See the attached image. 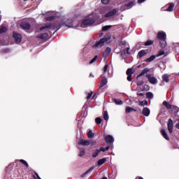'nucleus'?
Masks as SVG:
<instances>
[{"label":"nucleus","instance_id":"de8ad7c7","mask_svg":"<svg viewBox=\"0 0 179 179\" xmlns=\"http://www.w3.org/2000/svg\"><path fill=\"white\" fill-rule=\"evenodd\" d=\"M55 19V16H50V17H46V20H48V21L54 20Z\"/></svg>","mask_w":179,"mask_h":179},{"label":"nucleus","instance_id":"2f4dec72","mask_svg":"<svg viewBox=\"0 0 179 179\" xmlns=\"http://www.w3.org/2000/svg\"><path fill=\"white\" fill-rule=\"evenodd\" d=\"M149 71V69L148 68L144 69L142 72L140 73L139 76H143V75H145V73H148Z\"/></svg>","mask_w":179,"mask_h":179},{"label":"nucleus","instance_id":"423d86ee","mask_svg":"<svg viewBox=\"0 0 179 179\" xmlns=\"http://www.w3.org/2000/svg\"><path fill=\"white\" fill-rule=\"evenodd\" d=\"M45 29H52V30H55V29H57V27L55 26V24H48L46 25H45L44 27H42L40 30H45Z\"/></svg>","mask_w":179,"mask_h":179},{"label":"nucleus","instance_id":"0eeeda50","mask_svg":"<svg viewBox=\"0 0 179 179\" xmlns=\"http://www.w3.org/2000/svg\"><path fill=\"white\" fill-rule=\"evenodd\" d=\"M13 38L15 39V43H19L22 42V35L17 33H13Z\"/></svg>","mask_w":179,"mask_h":179},{"label":"nucleus","instance_id":"412c9836","mask_svg":"<svg viewBox=\"0 0 179 179\" xmlns=\"http://www.w3.org/2000/svg\"><path fill=\"white\" fill-rule=\"evenodd\" d=\"M162 80L166 82V83H169L170 82V79H169V74H164L162 76Z\"/></svg>","mask_w":179,"mask_h":179},{"label":"nucleus","instance_id":"2eb2a0df","mask_svg":"<svg viewBox=\"0 0 179 179\" xmlns=\"http://www.w3.org/2000/svg\"><path fill=\"white\" fill-rule=\"evenodd\" d=\"M37 38H40V40H47V38H48V34H41L37 36Z\"/></svg>","mask_w":179,"mask_h":179},{"label":"nucleus","instance_id":"ddd939ff","mask_svg":"<svg viewBox=\"0 0 179 179\" xmlns=\"http://www.w3.org/2000/svg\"><path fill=\"white\" fill-rule=\"evenodd\" d=\"M148 52L145 50H142L140 52H138L137 58H142V57H145V55H147Z\"/></svg>","mask_w":179,"mask_h":179},{"label":"nucleus","instance_id":"f257e3e1","mask_svg":"<svg viewBox=\"0 0 179 179\" xmlns=\"http://www.w3.org/2000/svg\"><path fill=\"white\" fill-rule=\"evenodd\" d=\"M96 13H92V14L85 17V19L83 21L82 24H80V27L85 29V27L87 26H91V24H93L94 22H96Z\"/></svg>","mask_w":179,"mask_h":179},{"label":"nucleus","instance_id":"f704fd0d","mask_svg":"<svg viewBox=\"0 0 179 179\" xmlns=\"http://www.w3.org/2000/svg\"><path fill=\"white\" fill-rule=\"evenodd\" d=\"M85 155H86V151L85 150V149H83L80 151L78 156L82 157L83 156H85Z\"/></svg>","mask_w":179,"mask_h":179},{"label":"nucleus","instance_id":"6ab92c4d","mask_svg":"<svg viewBox=\"0 0 179 179\" xmlns=\"http://www.w3.org/2000/svg\"><path fill=\"white\" fill-rule=\"evenodd\" d=\"M108 83V81L107 80V78L106 77H103L101 83L100 87H104V86H106Z\"/></svg>","mask_w":179,"mask_h":179},{"label":"nucleus","instance_id":"f8f14e48","mask_svg":"<svg viewBox=\"0 0 179 179\" xmlns=\"http://www.w3.org/2000/svg\"><path fill=\"white\" fill-rule=\"evenodd\" d=\"M21 27L24 30H29L30 24L29 22H22V23H21Z\"/></svg>","mask_w":179,"mask_h":179},{"label":"nucleus","instance_id":"864d4df0","mask_svg":"<svg viewBox=\"0 0 179 179\" xmlns=\"http://www.w3.org/2000/svg\"><path fill=\"white\" fill-rule=\"evenodd\" d=\"M102 3H104L105 5H107L108 2H110V0H101Z\"/></svg>","mask_w":179,"mask_h":179},{"label":"nucleus","instance_id":"79ce46f5","mask_svg":"<svg viewBox=\"0 0 179 179\" xmlns=\"http://www.w3.org/2000/svg\"><path fill=\"white\" fill-rule=\"evenodd\" d=\"M162 55H164V50H163L159 51L157 57H162Z\"/></svg>","mask_w":179,"mask_h":179},{"label":"nucleus","instance_id":"bb28decb","mask_svg":"<svg viewBox=\"0 0 179 179\" xmlns=\"http://www.w3.org/2000/svg\"><path fill=\"white\" fill-rule=\"evenodd\" d=\"M134 5H135V3L134 1H131V2L125 4V6L127 8V9H131V8H132V6H134Z\"/></svg>","mask_w":179,"mask_h":179},{"label":"nucleus","instance_id":"a211bd4d","mask_svg":"<svg viewBox=\"0 0 179 179\" xmlns=\"http://www.w3.org/2000/svg\"><path fill=\"white\" fill-rule=\"evenodd\" d=\"M162 135L164 139H166V141H170V138H169V135H167V132H166L165 129L161 130Z\"/></svg>","mask_w":179,"mask_h":179},{"label":"nucleus","instance_id":"aec40b11","mask_svg":"<svg viewBox=\"0 0 179 179\" xmlns=\"http://www.w3.org/2000/svg\"><path fill=\"white\" fill-rule=\"evenodd\" d=\"M100 153V150L96 149V150H92V157L96 158L97 157V156H99V154Z\"/></svg>","mask_w":179,"mask_h":179},{"label":"nucleus","instance_id":"9d476101","mask_svg":"<svg viewBox=\"0 0 179 179\" xmlns=\"http://www.w3.org/2000/svg\"><path fill=\"white\" fill-rule=\"evenodd\" d=\"M105 141L106 143H113L114 142V137L111 135H108L105 137Z\"/></svg>","mask_w":179,"mask_h":179},{"label":"nucleus","instance_id":"49530a36","mask_svg":"<svg viewBox=\"0 0 179 179\" xmlns=\"http://www.w3.org/2000/svg\"><path fill=\"white\" fill-rule=\"evenodd\" d=\"M93 94V92L90 91L88 94H87V100H89V99H90V97H92Z\"/></svg>","mask_w":179,"mask_h":179},{"label":"nucleus","instance_id":"e433bc0d","mask_svg":"<svg viewBox=\"0 0 179 179\" xmlns=\"http://www.w3.org/2000/svg\"><path fill=\"white\" fill-rule=\"evenodd\" d=\"M134 74V71H132V69H129L127 71V76H132Z\"/></svg>","mask_w":179,"mask_h":179},{"label":"nucleus","instance_id":"e2e57ef3","mask_svg":"<svg viewBox=\"0 0 179 179\" xmlns=\"http://www.w3.org/2000/svg\"><path fill=\"white\" fill-rule=\"evenodd\" d=\"M176 128H178V129H179V123L176 124Z\"/></svg>","mask_w":179,"mask_h":179},{"label":"nucleus","instance_id":"a19ab883","mask_svg":"<svg viewBox=\"0 0 179 179\" xmlns=\"http://www.w3.org/2000/svg\"><path fill=\"white\" fill-rule=\"evenodd\" d=\"M95 122H96V124H97V125H100V124H101V118L96 117L95 119Z\"/></svg>","mask_w":179,"mask_h":179},{"label":"nucleus","instance_id":"603ef678","mask_svg":"<svg viewBox=\"0 0 179 179\" xmlns=\"http://www.w3.org/2000/svg\"><path fill=\"white\" fill-rule=\"evenodd\" d=\"M120 45H127V41H120Z\"/></svg>","mask_w":179,"mask_h":179},{"label":"nucleus","instance_id":"393cba45","mask_svg":"<svg viewBox=\"0 0 179 179\" xmlns=\"http://www.w3.org/2000/svg\"><path fill=\"white\" fill-rule=\"evenodd\" d=\"M113 101L115 104H117V106H122V104H123V102L121 99H114Z\"/></svg>","mask_w":179,"mask_h":179},{"label":"nucleus","instance_id":"680f3d73","mask_svg":"<svg viewBox=\"0 0 179 179\" xmlns=\"http://www.w3.org/2000/svg\"><path fill=\"white\" fill-rule=\"evenodd\" d=\"M108 149H110V147H106L105 148V150L107 152V150H108Z\"/></svg>","mask_w":179,"mask_h":179},{"label":"nucleus","instance_id":"7c9ffc66","mask_svg":"<svg viewBox=\"0 0 179 179\" xmlns=\"http://www.w3.org/2000/svg\"><path fill=\"white\" fill-rule=\"evenodd\" d=\"M103 120L105 121H108V118H109L108 113L106 110L103 112Z\"/></svg>","mask_w":179,"mask_h":179},{"label":"nucleus","instance_id":"cd10ccee","mask_svg":"<svg viewBox=\"0 0 179 179\" xmlns=\"http://www.w3.org/2000/svg\"><path fill=\"white\" fill-rule=\"evenodd\" d=\"M113 27V25H106L102 27V31H107V30H110Z\"/></svg>","mask_w":179,"mask_h":179},{"label":"nucleus","instance_id":"4c0bfd02","mask_svg":"<svg viewBox=\"0 0 179 179\" xmlns=\"http://www.w3.org/2000/svg\"><path fill=\"white\" fill-rule=\"evenodd\" d=\"M140 106L143 107L144 106H148V101H141L139 103Z\"/></svg>","mask_w":179,"mask_h":179},{"label":"nucleus","instance_id":"4be33fe9","mask_svg":"<svg viewBox=\"0 0 179 179\" xmlns=\"http://www.w3.org/2000/svg\"><path fill=\"white\" fill-rule=\"evenodd\" d=\"M106 162H107V159L106 158H102L101 159H99L97 162L98 166H103V164H104V163H106Z\"/></svg>","mask_w":179,"mask_h":179},{"label":"nucleus","instance_id":"473e14b6","mask_svg":"<svg viewBox=\"0 0 179 179\" xmlns=\"http://www.w3.org/2000/svg\"><path fill=\"white\" fill-rule=\"evenodd\" d=\"M94 170V166H92L89 170H87L83 175V177H85L87 174H89V173L93 171Z\"/></svg>","mask_w":179,"mask_h":179},{"label":"nucleus","instance_id":"1a4fd4ad","mask_svg":"<svg viewBox=\"0 0 179 179\" xmlns=\"http://www.w3.org/2000/svg\"><path fill=\"white\" fill-rule=\"evenodd\" d=\"M173 120L169 119L168 120V129H169L170 134H173Z\"/></svg>","mask_w":179,"mask_h":179},{"label":"nucleus","instance_id":"6e6d98bb","mask_svg":"<svg viewBox=\"0 0 179 179\" xmlns=\"http://www.w3.org/2000/svg\"><path fill=\"white\" fill-rule=\"evenodd\" d=\"M99 152H106V148H103V147H100V148H99Z\"/></svg>","mask_w":179,"mask_h":179},{"label":"nucleus","instance_id":"a18cd8bd","mask_svg":"<svg viewBox=\"0 0 179 179\" xmlns=\"http://www.w3.org/2000/svg\"><path fill=\"white\" fill-rule=\"evenodd\" d=\"M96 59H97V55H96L92 59H91V61L90 62V64H92L94 62H96Z\"/></svg>","mask_w":179,"mask_h":179},{"label":"nucleus","instance_id":"b1692460","mask_svg":"<svg viewBox=\"0 0 179 179\" xmlns=\"http://www.w3.org/2000/svg\"><path fill=\"white\" fill-rule=\"evenodd\" d=\"M163 104L167 108V110H171V104L169 103L167 101H164Z\"/></svg>","mask_w":179,"mask_h":179},{"label":"nucleus","instance_id":"a878e982","mask_svg":"<svg viewBox=\"0 0 179 179\" xmlns=\"http://www.w3.org/2000/svg\"><path fill=\"white\" fill-rule=\"evenodd\" d=\"M87 136L90 139H92V138H94V134L93 133V131L92 130H89L87 131Z\"/></svg>","mask_w":179,"mask_h":179},{"label":"nucleus","instance_id":"37998d69","mask_svg":"<svg viewBox=\"0 0 179 179\" xmlns=\"http://www.w3.org/2000/svg\"><path fill=\"white\" fill-rule=\"evenodd\" d=\"M20 163H22V164H24L27 167H29V164L27 162L24 161V159H20Z\"/></svg>","mask_w":179,"mask_h":179},{"label":"nucleus","instance_id":"774afa93","mask_svg":"<svg viewBox=\"0 0 179 179\" xmlns=\"http://www.w3.org/2000/svg\"><path fill=\"white\" fill-rule=\"evenodd\" d=\"M24 1H29V0H24Z\"/></svg>","mask_w":179,"mask_h":179},{"label":"nucleus","instance_id":"c85d7f7f","mask_svg":"<svg viewBox=\"0 0 179 179\" xmlns=\"http://www.w3.org/2000/svg\"><path fill=\"white\" fill-rule=\"evenodd\" d=\"M8 29L6 27H0V34H3L6 33Z\"/></svg>","mask_w":179,"mask_h":179},{"label":"nucleus","instance_id":"7ed1b4c3","mask_svg":"<svg viewBox=\"0 0 179 179\" xmlns=\"http://www.w3.org/2000/svg\"><path fill=\"white\" fill-rule=\"evenodd\" d=\"M107 41H108L107 38H102L94 45V47L95 48H101V47H103L104 43H107Z\"/></svg>","mask_w":179,"mask_h":179},{"label":"nucleus","instance_id":"09e8293b","mask_svg":"<svg viewBox=\"0 0 179 179\" xmlns=\"http://www.w3.org/2000/svg\"><path fill=\"white\" fill-rule=\"evenodd\" d=\"M173 110L175 111V113H178L179 108L178 106H173Z\"/></svg>","mask_w":179,"mask_h":179},{"label":"nucleus","instance_id":"dca6fc26","mask_svg":"<svg viewBox=\"0 0 179 179\" xmlns=\"http://www.w3.org/2000/svg\"><path fill=\"white\" fill-rule=\"evenodd\" d=\"M111 52V48H107L105 51L103 53V56L105 58H107L110 55V53Z\"/></svg>","mask_w":179,"mask_h":179},{"label":"nucleus","instance_id":"f03ea898","mask_svg":"<svg viewBox=\"0 0 179 179\" xmlns=\"http://www.w3.org/2000/svg\"><path fill=\"white\" fill-rule=\"evenodd\" d=\"M100 13L102 15V17H112V16H114L117 13V10L113 9L107 13V7H102L100 9Z\"/></svg>","mask_w":179,"mask_h":179},{"label":"nucleus","instance_id":"13d9d810","mask_svg":"<svg viewBox=\"0 0 179 179\" xmlns=\"http://www.w3.org/2000/svg\"><path fill=\"white\" fill-rule=\"evenodd\" d=\"M146 0H138V3H143V2H145Z\"/></svg>","mask_w":179,"mask_h":179},{"label":"nucleus","instance_id":"5fc2aeb1","mask_svg":"<svg viewBox=\"0 0 179 179\" xmlns=\"http://www.w3.org/2000/svg\"><path fill=\"white\" fill-rule=\"evenodd\" d=\"M143 83H144L143 80H141L137 83V85L142 86V85H143Z\"/></svg>","mask_w":179,"mask_h":179},{"label":"nucleus","instance_id":"ea45409f","mask_svg":"<svg viewBox=\"0 0 179 179\" xmlns=\"http://www.w3.org/2000/svg\"><path fill=\"white\" fill-rule=\"evenodd\" d=\"M146 96L148 99H153V93L152 92H147Z\"/></svg>","mask_w":179,"mask_h":179},{"label":"nucleus","instance_id":"f3484780","mask_svg":"<svg viewBox=\"0 0 179 179\" xmlns=\"http://www.w3.org/2000/svg\"><path fill=\"white\" fill-rule=\"evenodd\" d=\"M129 50H130L129 47L127 48L126 50H125V49H121L120 50L121 56L124 57V55H125V54H129Z\"/></svg>","mask_w":179,"mask_h":179},{"label":"nucleus","instance_id":"6e6552de","mask_svg":"<svg viewBox=\"0 0 179 179\" xmlns=\"http://www.w3.org/2000/svg\"><path fill=\"white\" fill-rule=\"evenodd\" d=\"M173 9H174V3H171L169 4L168 8L166 9V7H163L162 8V10H166V12H173Z\"/></svg>","mask_w":179,"mask_h":179},{"label":"nucleus","instance_id":"20e7f679","mask_svg":"<svg viewBox=\"0 0 179 179\" xmlns=\"http://www.w3.org/2000/svg\"><path fill=\"white\" fill-rule=\"evenodd\" d=\"M146 78H148V80L151 85H157V78L156 77L150 75V74H147Z\"/></svg>","mask_w":179,"mask_h":179},{"label":"nucleus","instance_id":"5701e85b","mask_svg":"<svg viewBox=\"0 0 179 179\" xmlns=\"http://www.w3.org/2000/svg\"><path fill=\"white\" fill-rule=\"evenodd\" d=\"M66 27H73V21L72 20H68L66 22Z\"/></svg>","mask_w":179,"mask_h":179},{"label":"nucleus","instance_id":"052dcab7","mask_svg":"<svg viewBox=\"0 0 179 179\" xmlns=\"http://www.w3.org/2000/svg\"><path fill=\"white\" fill-rule=\"evenodd\" d=\"M9 49H6V50H4V52H9Z\"/></svg>","mask_w":179,"mask_h":179},{"label":"nucleus","instance_id":"3c124183","mask_svg":"<svg viewBox=\"0 0 179 179\" xmlns=\"http://www.w3.org/2000/svg\"><path fill=\"white\" fill-rule=\"evenodd\" d=\"M35 175L36 176H34V179H41V178H40V176H38V173H35Z\"/></svg>","mask_w":179,"mask_h":179},{"label":"nucleus","instance_id":"338daca9","mask_svg":"<svg viewBox=\"0 0 179 179\" xmlns=\"http://www.w3.org/2000/svg\"><path fill=\"white\" fill-rule=\"evenodd\" d=\"M94 95L92 96V99H94Z\"/></svg>","mask_w":179,"mask_h":179},{"label":"nucleus","instance_id":"4468645a","mask_svg":"<svg viewBox=\"0 0 179 179\" xmlns=\"http://www.w3.org/2000/svg\"><path fill=\"white\" fill-rule=\"evenodd\" d=\"M142 113L145 117H149V115H150V110L148 108H144Z\"/></svg>","mask_w":179,"mask_h":179},{"label":"nucleus","instance_id":"9b49d317","mask_svg":"<svg viewBox=\"0 0 179 179\" xmlns=\"http://www.w3.org/2000/svg\"><path fill=\"white\" fill-rule=\"evenodd\" d=\"M78 145H81V146H89L90 141L81 139L80 140Z\"/></svg>","mask_w":179,"mask_h":179},{"label":"nucleus","instance_id":"c03bdc74","mask_svg":"<svg viewBox=\"0 0 179 179\" xmlns=\"http://www.w3.org/2000/svg\"><path fill=\"white\" fill-rule=\"evenodd\" d=\"M152 44H153V41H147L145 45H152Z\"/></svg>","mask_w":179,"mask_h":179},{"label":"nucleus","instance_id":"bf43d9fd","mask_svg":"<svg viewBox=\"0 0 179 179\" xmlns=\"http://www.w3.org/2000/svg\"><path fill=\"white\" fill-rule=\"evenodd\" d=\"M137 96H143V93H137Z\"/></svg>","mask_w":179,"mask_h":179},{"label":"nucleus","instance_id":"58836bf2","mask_svg":"<svg viewBox=\"0 0 179 179\" xmlns=\"http://www.w3.org/2000/svg\"><path fill=\"white\" fill-rule=\"evenodd\" d=\"M163 43L160 42L161 47L162 48H166V45H167V42L166 41H162Z\"/></svg>","mask_w":179,"mask_h":179},{"label":"nucleus","instance_id":"69168bd1","mask_svg":"<svg viewBox=\"0 0 179 179\" xmlns=\"http://www.w3.org/2000/svg\"><path fill=\"white\" fill-rule=\"evenodd\" d=\"M136 179H143V178H142V177H139L138 178H136Z\"/></svg>","mask_w":179,"mask_h":179},{"label":"nucleus","instance_id":"4d7b16f0","mask_svg":"<svg viewBox=\"0 0 179 179\" xmlns=\"http://www.w3.org/2000/svg\"><path fill=\"white\" fill-rule=\"evenodd\" d=\"M127 80L129 82L132 81V76H127Z\"/></svg>","mask_w":179,"mask_h":179},{"label":"nucleus","instance_id":"c756f323","mask_svg":"<svg viewBox=\"0 0 179 179\" xmlns=\"http://www.w3.org/2000/svg\"><path fill=\"white\" fill-rule=\"evenodd\" d=\"M156 58V55H152L150 57L145 59V62H152V61L155 60Z\"/></svg>","mask_w":179,"mask_h":179},{"label":"nucleus","instance_id":"72a5a7b5","mask_svg":"<svg viewBox=\"0 0 179 179\" xmlns=\"http://www.w3.org/2000/svg\"><path fill=\"white\" fill-rule=\"evenodd\" d=\"M90 145L91 146H96V145H97V141L95 140H90Z\"/></svg>","mask_w":179,"mask_h":179},{"label":"nucleus","instance_id":"8fccbe9b","mask_svg":"<svg viewBox=\"0 0 179 179\" xmlns=\"http://www.w3.org/2000/svg\"><path fill=\"white\" fill-rule=\"evenodd\" d=\"M107 69H108V64H106L103 67V72H107Z\"/></svg>","mask_w":179,"mask_h":179},{"label":"nucleus","instance_id":"0e129e2a","mask_svg":"<svg viewBox=\"0 0 179 179\" xmlns=\"http://www.w3.org/2000/svg\"><path fill=\"white\" fill-rule=\"evenodd\" d=\"M160 86H164V83H162L160 84Z\"/></svg>","mask_w":179,"mask_h":179},{"label":"nucleus","instance_id":"39448f33","mask_svg":"<svg viewBox=\"0 0 179 179\" xmlns=\"http://www.w3.org/2000/svg\"><path fill=\"white\" fill-rule=\"evenodd\" d=\"M157 37V38H159V40H161L162 41H166V38L167 36L166 35V32L161 31L158 32Z\"/></svg>","mask_w":179,"mask_h":179},{"label":"nucleus","instance_id":"c9c22d12","mask_svg":"<svg viewBox=\"0 0 179 179\" xmlns=\"http://www.w3.org/2000/svg\"><path fill=\"white\" fill-rule=\"evenodd\" d=\"M126 111H127V113H132V111H136V110H135L131 107H127Z\"/></svg>","mask_w":179,"mask_h":179}]
</instances>
